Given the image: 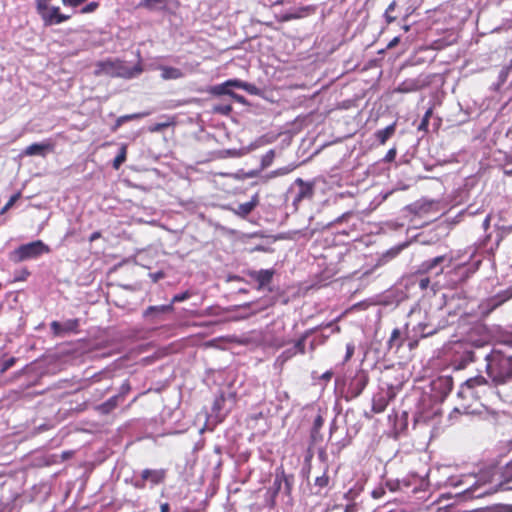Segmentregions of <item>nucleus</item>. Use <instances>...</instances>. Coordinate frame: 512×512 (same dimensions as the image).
I'll return each instance as SVG.
<instances>
[{
    "mask_svg": "<svg viewBox=\"0 0 512 512\" xmlns=\"http://www.w3.org/2000/svg\"><path fill=\"white\" fill-rule=\"evenodd\" d=\"M286 480V475L284 473V471H282L281 475H276L275 479H274V482H273V486H272V489H273V496L275 497L279 491L281 490V487H282V482Z\"/></svg>",
    "mask_w": 512,
    "mask_h": 512,
    "instance_id": "obj_34",
    "label": "nucleus"
},
{
    "mask_svg": "<svg viewBox=\"0 0 512 512\" xmlns=\"http://www.w3.org/2000/svg\"><path fill=\"white\" fill-rule=\"evenodd\" d=\"M429 284H430V279L428 277H424V278L420 279V281H419V287L422 290L427 289Z\"/></svg>",
    "mask_w": 512,
    "mask_h": 512,
    "instance_id": "obj_52",
    "label": "nucleus"
},
{
    "mask_svg": "<svg viewBox=\"0 0 512 512\" xmlns=\"http://www.w3.org/2000/svg\"><path fill=\"white\" fill-rule=\"evenodd\" d=\"M396 7H397V2L394 0L386 8L385 13H384V18H385V21L387 22V24H391L396 20L397 17L392 15V12L395 10Z\"/></svg>",
    "mask_w": 512,
    "mask_h": 512,
    "instance_id": "obj_32",
    "label": "nucleus"
},
{
    "mask_svg": "<svg viewBox=\"0 0 512 512\" xmlns=\"http://www.w3.org/2000/svg\"><path fill=\"white\" fill-rule=\"evenodd\" d=\"M486 370L489 378L496 385L512 380V355L493 349L486 356Z\"/></svg>",
    "mask_w": 512,
    "mask_h": 512,
    "instance_id": "obj_2",
    "label": "nucleus"
},
{
    "mask_svg": "<svg viewBox=\"0 0 512 512\" xmlns=\"http://www.w3.org/2000/svg\"><path fill=\"white\" fill-rule=\"evenodd\" d=\"M510 70H509V67H503V69L500 71V74H499V78L502 82H505L507 77H508V74H509Z\"/></svg>",
    "mask_w": 512,
    "mask_h": 512,
    "instance_id": "obj_51",
    "label": "nucleus"
},
{
    "mask_svg": "<svg viewBox=\"0 0 512 512\" xmlns=\"http://www.w3.org/2000/svg\"><path fill=\"white\" fill-rule=\"evenodd\" d=\"M388 405V400L386 397L382 394H378L374 396L372 401V411L374 413H382L385 411L386 407Z\"/></svg>",
    "mask_w": 512,
    "mask_h": 512,
    "instance_id": "obj_25",
    "label": "nucleus"
},
{
    "mask_svg": "<svg viewBox=\"0 0 512 512\" xmlns=\"http://www.w3.org/2000/svg\"><path fill=\"white\" fill-rule=\"evenodd\" d=\"M323 424H324V419L322 418L321 415H318L315 418L314 423H313L312 438H315V434H317L319 432V430L322 428Z\"/></svg>",
    "mask_w": 512,
    "mask_h": 512,
    "instance_id": "obj_39",
    "label": "nucleus"
},
{
    "mask_svg": "<svg viewBox=\"0 0 512 512\" xmlns=\"http://www.w3.org/2000/svg\"><path fill=\"white\" fill-rule=\"evenodd\" d=\"M141 476L144 480L150 482L152 486L163 483L166 479L165 469H144L141 472Z\"/></svg>",
    "mask_w": 512,
    "mask_h": 512,
    "instance_id": "obj_15",
    "label": "nucleus"
},
{
    "mask_svg": "<svg viewBox=\"0 0 512 512\" xmlns=\"http://www.w3.org/2000/svg\"><path fill=\"white\" fill-rule=\"evenodd\" d=\"M142 67L136 65L134 67H128L124 61L120 59H107L104 61H98L95 64L94 75L96 77L109 76L112 78H133L142 73Z\"/></svg>",
    "mask_w": 512,
    "mask_h": 512,
    "instance_id": "obj_3",
    "label": "nucleus"
},
{
    "mask_svg": "<svg viewBox=\"0 0 512 512\" xmlns=\"http://www.w3.org/2000/svg\"><path fill=\"white\" fill-rule=\"evenodd\" d=\"M175 125V121L173 118H168V120L166 122H162V123H155L153 125H151L148 130L151 132V133H156V132H161L163 131L164 129L170 127V126H173Z\"/></svg>",
    "mask_w": 512,
    "mask_h": 512,
    "instance_id": "obj_29",
    "label": "nucleus"
},
{
    "mask_svg": "<svg viewBox=\"0 0 512 512\" xmlns=\"http://www.w3.org/2000/svg\"><path fill=\"white\" fill-rule=\"evenodd\" d=\"M86 0H62L64 5H68L71 7H78L80 4L84 3Z\"/></svg>",
    "mask_w": 512,
    "mask_h": 512,
    "instance_id": "obj_49",
    "label": "nucleus"
},
{
    "mask_svg": "<svg viewBox=\"0 0 512 512\" xmlns=\"http://www.w3.org/2000/svg\"><path fill=\"white\" fill-rule=\"evenodd\" d=\"M169 0H141L138 7L149 11H167Z\"/></svg>",
    "mask_w": 512,
    "mask_h": 512,
    "instance_id": "obj_18",
    "label": "nucleus"
},
{
    "mask_svg": "<svg viewBox=\"0 0 512 512\" xmlns=\"http://www.w3.org/2000/svg\"><path fill=\"white\" fill-rule=\"evenodd\" d=\"M174 306L172 304L149 306L143 311V318L149 325L157 326L165 320V315L172 313Z\"/></svg>",
    "mask_w": 512,
    "mask_h": 512,
    "instance_id": "obj_5",
    "label": "nucleus"
},
{
    "mask_svg": "<svg viewBox=\"0 0 512 512\" xmlns=\"http://www.w3.org/2000/svg\"><path fill=\"white\" fill-rule=\"evenodd\" d=\"M318 458L320 461H322L323 463L328 464L327 463V460H328V456H327V453L325 452V450L321 449L318 453Z\"/></svg>",
    "mask_w": 512,
    "mask_h": 512,
    "instance_id": "obj_56",
    "label": "nucleus"
},
{
    "mask_svg": "<svg viewBox=\"0 0 512 512\" xmlns=\"http://www.w3.org/2000/svg\"><path fill=\"white\" fill-rule=\"evenodd\" d=\"M49 252V246L44 244L41 240H36L27 244H23L15 249L12 253L11 259L14 262H22L28 259L37 258L42 254Z\"/></svg>",
    "mask_w": 512,
    "mask_h": 512,
    "instance_id": "obj_4",
    "label": "nucleus"
},
{
    "mask_svg": "<svg viewBox=\"0 0 512 512\" xmlns=\"http://www.w3.org/2000/svg\"><path fill=\"white\" fill-rule=\"evenodd\" d=\"M147 480H144L142 477L140 479H136L132 482V485L136 489H144L146 487Z\"/></svg>",
    "mask_w": 512,
    "mask_h": 512,
    "instance_id": "obj_48",
    "label": "nucleus"
},
{
    "mask_svg": "<svg viewBox=\"0 0 512 512\" xmlns=\"http://www.w3.org/2000/svg\"><path fill=\"white\" fill-rule=\"evenodd\" d=\"M496 491L497 489H494L493 487L490 486L487 487L486 484H476L467 492L469 493V496L471 498H480L486 495L493 494Z\"/></svg>",
    "mask_w": 512,
    "mask_h": 512,
    "instance_id": "obj_21",
    "label": "nucleus"
},
{
    "mask_svg": "<svg viewBox=\"0 0 512 512\" xmlns=\"http://www.w3.org/2000/svg\"><path fill=\"white\" fill-rule=\"evenodd\" d=\"M446 259V256L442 255V256H437L433 259H430V260H427L425 261L423 264H422V268L425 270V271H430L432 269H434L437 265H439L440 263H442L444 260Z\"/></svg>",
    "mask_w": 512,
    "mask_h": 512,
    "instance_id": "obj_30",
    "label": "nucleus"
},
{
    "mask_svg": "<svg viewBox=\"0 0 512 512\" xmlns=\"http://www.w3.org/2000/svg\"><path fill=\"white\" fill-rule=\"evenodd\" d=\"M190 297H191V293L189 291H184L182 293L174 295L170 304L173 305L174 303L185 301V300L189 299Z\"/></svg>",
    "mask_w": 512,
    "mask_h": 512,
    "instance_id": "obj_41",
    "label": "nucleus"
},
{
    "mask_svg": "<svg viewBox=\"0 0 512 512\" xmlns=\"http://www.w3.org/2000/svg\"><path fill=\"white\" fill-rule=\"evenodd\" d=\"M315 12V8L313 6H303L298 8L294 13H286L281 15L278 18L279 22H288L295 19H300L302 17H305L307 15H310Z\"/></svg>",
    "mask_w": 512,
    "mask_h": 512,
    "instance_id": "obj_17",
    "label": "nucleus"
},
{
    "mask_svg": "<svg viewBox=\"0 0 512 512\" xmlns=\"http://www.w3.org/2000/svg\"><path fill=\"white\" fill-rule=\"evenodd\" d=\"M329 465L326 464L323 470V473L321 476H318L314 480V486L317 488V491L315 494H321L322 489L328 487L330 483V477H329Z\"/></svg>",
    "mask_w": 512,
    "mask_h": 512,
    "instance_id": "obj_23",
    "label": "nucleus"
},
{
    "mask_svg": "<svg viewBox=\"0 0 512 512\" xmlns=\"http://www.w3.org/2000/svg\"><path fill=\"white\" fill-rule=\"evenodd\" d=\"M148 115H150L149 111L139 112V113H132V114H127V115L120 116V117H118L116 119L114 125L111 127V130L113 132H116L124 123H126L128 121L144 118V117H146Z\"/></svg>",
    "mask_w": 512,
    "mask_h": 512,
    "instance_id": "obj_19",
    "label": "nucleus"
},
{
    "mask_svg": "<svg viewBox=\"0 0 512 512\" xmlns=\"http://www.w3.org/2000/svg\"><path fill=\"white\" fill-rule=\"evenodd\" d=\"M120 400L115 395L110 397L107 401L97 405L95 410L101 415H108L111 413L118 405Z\"/></svg>",
    "mask_w": 512,
    "mask_h": 512,
    "instance_id": "obj_20",
    "label": "nucleus"
},
{
    "mask_svg": "<svg viewBox=\"0 0 512 512\" xmlns=\"http://www.w3.org/2000/svg\"><path fill=\"white\" fill-rule=\"evenodd\" d=\"M490 220H491V215H487L486 218L484 219L483 225H482L484 230H488V228L490 227Z\"/></svg>",
    "mask_w": 512,
    "mask_h": 512,
    "instance_id": "obj_59",
    "label": "nucleus"
},
{
    "mask_svg": "<svg viewBox=\"0 0 512 512\" xmlns=\"http://www.w3.org/2000/svg\"><path fill=\"white\" fill-rule=\"evenodd\" d=\"M438 383L440 385H444L448 389V391H451V389H452V382H451L450 379H448V378H446V379H439Z\"/></svg>",
    "mask_w": 512,
    "mask_h": 512,
    "instance_id": "obj_53",
    "label": "nucleus"
},
{
    "mask_svg": "<svg viewBox=\"0 0 512 512\" xmlns=\"http://www.w3.org/2000/svg\"><path fill=\"white\" fill-rule=\"evenodd\" d=\"M420 88H421V86L416 81H410V82L405 81L399 87V91H401V92H411V91H416V90H418Z\"/></svg>",
    "mask_w": 512,
    "mask_h": 512,
    "instance_id": "obj_35",
    "label": "nucleus"
},
{
    "mask_svg": "<svg viewBox=\"0 0 512 512\" xmlns=\"http://www.w3.org/2000/svg\"><path fill=\"white\" fill-rule=\"evenodd\" d=\"M161 77L164 80H176L184 76V73L179 68L171 66H160Z\"/></svg>",
    "mask_w": 512,
    "mask_h": 512,
    "instance_id": "obj_22",
    "label": "nucleus"
},
{
    "mask_svg": "<svg viewBox=\"0 0 512 512\" xmlns=\"http://www.w3.org/2000/svg\"><path fill=\"white\" fill-rule=\"evenodd\" d=\"M170 505L168 503H162L160 506V512H169Z\"/></svg>",
    "mask_w": 512,
    "mask_h": 512,
    "instance_id": "obj_60",
    "label": "nucleus"
},
{
    "mask_svg": "<svg viewBox=\"0 0 512 512\" xmlns=\"http://www.w3.org/2000/svg\"><path fill=\"white\" fill-rule=\"evenodd\" d=\"M265 341L268 346L279 349L283 347L287 342L282 338H273L269 339L267 336L265 338Z\"/></svg>",
    "mask_w": 512,
    "mask_h": 512,
    "instance_id": "obj_38",
    "label": "nucleus"
},
{
    "mask_svg": "<svg viewBox=\"0 0 512 512\" xmlns=\"http://www.w3.org/2000/svg\"><path fill=\"white\" fill-rule=\"evenodd\" d=\"M354 351H355V346L353 343H348L346 345V355H345V358H344V362H348L353 354H354Z\"/></svg>",
    "mask_w": 512,
    "mask_h": 512,
    "instance_id": "obj_45",
    "label": "nucleus"
},
{
    "mask_svg": "<svg viewBox=\"0 0 512 512\" xmlns=\"http://www.w3.org/2000/svg\"><path fill=\"white\" fill-rule=\"evenodd\" d=\"M231 87L244 88L245 84L242 81L237 80V79L227 80L224 83H221V84L211 87L210 93L215 96H221V95L231 96V93H232V90L230 89Z\"/></svg>",
    "mask_w": 512,
    "mask_h": 512,
    "instance_id": "obj_14",
    "label": "nucleus"
},
{
    "mask_svg": "<svg viewBox=\"0 0 512 512\" xmlns=\"http://www.w3.org/2000/svg\"><path fill=\"white\" fill-rule=\"evenodd\" d=\"M127 158V145L123 144L119 150V153L113 160V168L118 170L120 166L126 161Z\"/></svg>",
    "mask_w": 512,
    "mask_h": 512,
    "instance_id": "obj_28",
    "label": "nucleus"
},
{
    "mask_svg": "<svg viewBox=\"0 0 512 512\" xmlns=\"http://www.w3.org/2000/svg\"><path fill=\"white\" fill-rule=\"evenodd\" d=\"M371 495L374 499H380L385 495V489L383 487H377L372 492Z\"/></svg>",
    "mask_w": 512,
    "mask_h": 512,
    "instance_id": "obj_47",
    "label": "nucleus"
},
{
    "mask_svg": "<svg viewBox=\"0 0 512 512\" xmlns=\"http://www.w3.org/2000/svg\"><path fill=\"white\" fill-rule=\"evenodd\" d=\"M400 42V37H394L387 45V48L388 49H391L393 47H395L396 45H398Z\"/></svg>",
    "mask_w": 512,
    "mask_h": 512,
    "instance_id": "obj_57",
    "label": "nucleus"
},
{
    "mask_svg": "<svg viewBox=\"0 0 512 512\" xmlns=\"http://www.w3.org/2000/svg\"><path fill=\"white\" fill-rule=\"evenodd\" d=\"M369 382V377L366 372L358 371L349 383V393L353 397H358L366 388Z\"/></svg>",
    "mask_w": 512,
    "mask_h": 512,
    "instance_id": "obj_11",
    "label": "nucleus"
},
{
    "mask_svg": "<svg viewBox=\"0 0 512 512\" xmlns=\"http://www.w3.org/2000/svg\"><path fill=\"white\" fill-rule=\"evenodd\" d=\"M418 330H419L420 335H421L422 338H425V337H428V336H432V335H434L437 332L436 328H431L426 323H420L418 325Z\"/></svg>",
    "mask_w": 512,
    "mask_h": 512,
    "instance_id": "obj_33",
    "label": "nucleus"
},
{
    "mask_svg": "<svg viewBox=\"0 0 512 512\" xmlns=\"http://www.w3.org/2000/svg\"><path fill=\"white\" fill-rule=\"evenodd\" d=\"M433 114V108L430 107L427 109V111L425 112L423 118H426V119H429L430 120V117L432 116Z\"/></svg>",
    "mask_w": 512,
    "mask_h": 512,
    "instance_id": "obj_61",
    "label": "nucleus"
},
{
    "mask_svg": "<svg viewBox=\"0 0 512 512\" xmlns=\"http://www.w3.org/2000/svg\"><path fill=\"white\" fill-rule=\"evenodd\" d=\"M17 362L16 357H10L6 360H3L0 362V374H4L6 371H8L11 367H13Z\"/></svg>",
    "mask_w": 512,
    "mask_h": 512,
    "instance_id": "obj_36",
    "label": "nucleus"
},
{
    "mask_svg": "<svg viewBox=\"0 0 512 512\" xmlns=\"http://www.w3.org/2000/svg\"><path fill=\"white\" fill-rule=\"evenodd\" d=\"M49 2L50 0H36V10L39 15L50 7Z\"/></svg>",
    "mask_w": 512,
    "mask_h": 512,
    "instance_id": "obj_42",
    "label": "nucleus"
},
{
    "mask_svg": "<svg viewBox=\"0 0 512 512\" xmlns=\"http://www.w3.org/2000/svg\"><path fill=\"white\" fill-rule=\"evenodd\" d=\"M396 155H397L396 148H391L386 153V155L384 157V161L385 162H393L395 160V158H396Z\"/></svg>",
    "mask_w": 512,
    "mask_h": 512,
    "instance_id": "obj_46",
    "label": "nucleus"
},
{
    "mask_svg": "<svg viewBox=\"0 0 512 512\" xmlns=\"http://www.w3.org/2000/svg\"><path fill=\"white\" fill-rule=\"evenodd\" d=\"M438 207V202L435 200H426L421 199L413 204H411L408 209L415 215L422 216L426 215L430 212L436 211Z\"/></svg>",
    "mask_w": 512,
    "mask_h": 512,
    "instance_id": "obj_12",
    "label": "nucleus"
},
{
    "mask_svg": "<svg viewBox=\"0 0 512 512\" xmlns=\"http://www.w3.org/2000/svg\"><path fill=\"white\" fill-rule=\"evenodd\" d=\"M100 237H101V232L95 231L89 236V241L94 242V241L98 240Z\"/></svg>",
    "mask_w": 512,
    "mask_h": 512,
    "instance_id": "obj_58",
    "label": "nucleus"
},
{
    "mask_svg": "<svg viewBox=\"0 0 512 512\" xmlns=\"http://www.w3.org/2000/svg\"><path fill=\"white\" fill-rule=\"evenodd\" d=\"M274 274V269H261L258 271H249L247 275L251 280L257 283V290H262L272 282Z\"/></svg>",
    "mask_w": 512,
    "mask_h": 512,
    "instance_id": "obj_10",
    "label": "nucleus"
},
{
    "mask_svg": "<svg viewBox=\"0 0 512 512\" xmlns=\"http://www.w3.org/2000/svg\"><path fill=\"white\" fill-rule=\"evenodd\" d=\"M403 345V340L401 338V331L399 328L393 329L389 340L387 341V346L389 349L396 348L397 350L401 348Z\"/></svg>",
    "mask_w": 512,
    "mask_h": 512,
    "instance_id": "obj_26",
    "label": "nucleus"
},
{
    "mask_svg": "<svg viewBox=\"0 0 512 512\" xmlns=\"http://www.w3.org/2000/svg\"><path fill=\"white\" fill-rule=\"evenodd\" d=\"M505 481L501 482L499 487L501 490H512V461L507 464L504 471Z\"/></svg>",
    "mask_w": 512,
    "mask_h": 512,
    "instance_id": "obj_27",
    "label": "nucleus"
},
{
    "mask_svg": "<svg viewBox=\"0 0 512 512\" xmlns=\"http://www.w3.org/2000/svg\"><path fill=\"white\" fill-rule=\"evenodd\" d=\"M491 389V385L484 376L469 378L460 386L457 395L463 402L455 410L464 413L474 412L473 403L481 401Z\"/></svg>",
    "mask_w": 512,
    "mask_h": 512,
    "instance_id": "obj_1",
    "label": "nucleus"
},
{
    "mask_svg": "<svg viewBox=\"0 0 512 512\" xmlns=\"http://www.w3.org/2000/svg\"><path fill=\"white\" fill-rule=\"evenodd\" d=\"M284 1L285 0H277V1L274 2V5L275 6H280V5H282L284 3Z\"/></svg>",
    "mask_w": 512,
    "mask_h": 512,
    "instance_id": "obj_64",
    "label": "nucleus"
},
{
    "mask_svg": "<svg viewBox=\"0 0 512 512\" xmlns=\"http://www.w3.org/2000/svg\"><path fill=\"white\" fill-rule=\"evenodd\" d=\"M98 7H99V3L98 2H95V1L90 2V3H88L86 6H84L81 9V13L82 14H87V13L94 12Z\"/></svg>",
    "mask_w": 512,
    "mask_h": 512,
    "instance_id": "obj_44",
    "label": "nucleus"
},
{
    "mask_svg": "<svg viewBox=\"0 0 512 512\" xmlns=\"http://www.w3.org/2000/svg\"><path fill=\"white\" fill-rule=\"evenodd\" d=\"M45 26L60 24L70 19V15H65L60 12V8L50 6L46 11L39 15Z\"/></svg>",
    "mask_w": 512,
    "mask_h": 512,
    "instance_id": "obj_9",
    "label": "nucleus"
},
{
    "mask_svg": "<svg viewBox=\"0 0 512 512\" xmlns=\"http://www.w3.org/2000/svg\"><path fill=\"white\" fill-rule=\"evenodd\" d=\"M233 108L230 103H219L213 106V112L224 116H228Z\"/></svg>",
    "mask_w": 512,
    "mask_h": 512,
    "instance_id": "obj_31",
    "label": "nucleus"
},
{
    "mask_svg": "<svg viewBox=\"0 0 512 512\" xmlns=\"http://www.w3.org/2000/svg\"><path fill=\"white\" fill-rule=\"evenodd\" d=\"M79 319H69L64 323H60L58 321H52L50 324V329L54 336L62 337L69 333H78L79 332Z\"/></svg>",
    "mask_w": 512,
    "mask_h": 512,
    "instance_id": "obj_8",
    "label": "nucleus"
},
{
    "mask_svg": "<svg viewBox=\"0 0 512 512\" xmlns=\"http://www.w3.org/2000/svg\"><path fill=\"white\" fill-rule=\"evenodd\" d=\"M19 197H20L19 193L11 196V198L8 200V202L2 208L1 214H4L6 211H8L14 205V203L18 200Z\"/></svg>",
    "mask_w": 512,
    "mask_h": 512,
    "instance_id": "obj_43",
    "label": "nucleus"
},
{
    "mask_svg": "<svg viewBox=\"0 0 512 512\" xmlns=\"http://www.w3.org/2000/svg\"><path fill=\"white\" fill-rule=\"evenodd\" d=\"M295 351L291 354L294 355L296 353L304 354L305 353V336L299 338L295 343Z\"/></svg>",
    "mask_w": 512,
    "mask_h": 512,
    "instance_id": "obj_40",
    "label": "nucleus"
},
{
    "mask_svg": "<svg viewBox=\"0 0 512 512\" xmlns=\"http://www.w3.org/2000/svg\"><path fill=\"white\" fill-rule=\"evenodd\" d=\"M55 149L54 143L44 141L41 143H33L25 148L23 151L24 156H45L47 152H53Z\"/></svg>",
    "mask_w": 512,
    "mask_h": 512,
    "instance_id": "obj_13",
    "label": "nucleus"
},
{
    "mask_svg": "<svg viewBox=\"0 0 512 512\" xmlns=\"http://www.w3.org/2000/svg\"><path fill=\"white\" fill-rule=\"evenodd\" d=\"M512 298V290L502 291L494 296L484 299L480 305L479 310L483 316H488L496 308Z\"/></svg>",
    "mask_w": 512,
    "mask_h": 512,
    "instance_id": "obj_6",
    "label": "nucleus"
},
{
    "mask_svg": "<svg viewBox=\"0 0 512 512\" xmlns=\"http://www.w3.org/2000/svg\"><path fill=\"white\" fill-rule=\"evenodd\" d=\"M400 249L401 248L391 249L390 251H388V255H390L391 257H395L399 253Z\"/></svg>",
    "mask_w": 512,
    "mask_h": 512,
    "instance_id": "obj_62",
    "label": "nucleus"
},
{
    "mask_svg": "<svg viewBox=\"0 0 512 512\" xmlns=\"http://www.w3.org/2000/svg\"><path fill=\"white\" fill-rule=\"evenodd\" d=\"M130 391H131V385H130L129 381L126 380L122 383L119 393L115 396L118 397V399L120 401H123L125 399V397L130 393Z\"/></svg>",
    "mask_w": 512,
    "mask_h": 512,
    "instance_id": "obj_37",
    "label": "nucleus"
},
{
    "mask_svg": "<svg viewBox=\"0 0 512 512\" xmlns=\"http://www.w3.org/2000/svg\"><path fill=\"white\" fill-rule=\"evenodd\" d=\"M333 377V371L332 370H329V371H326L325 373H323L321 376H320V379L324 380L325 382H329Z\"/></svg>",
    "mask_w": 512,
    "mask_h": 512,
    "instance_id": "obj_55",
    "label": "nucleus"
},
{
    "mask_svg": "<svg viewBox=\"0 0 512 512\" xmlns=\"http://www.w3.org/2000/svg\"><path fill=\"white\" fill-rule=\"evenodd\" d=\"M230 97H231L232 99H234V100H235L236 102H238V103H245V101H246L244 96L239 95V94H237V93H235V92H233V91H232V93H231V96H230Z\"/></svg>",
    "mask_w": 512,
    "mask_h": 512,
    "instance_id": "obj_54",
    "label": "nucleus"
},
{
    "mask_svg": "<svg viewBox=\"0 0 512 512\" xmlns=\"http://www.w3.org/2000/svg\"><path fill=\"white\" fill-rule=\"evenodd\" d=\"M396 131V123H392L388 125L386 128L378 130L375 132V138L379 142V144L384 145L387 140L394 135Z\"/></svg>",
    "mask_w": 512,
    "mask_h": 512,
    "instance_id": "obj_24",
    "label": "nucleus"
},
{
    "mask_svg": "<svg viewBox=\"0 0 512 512\" xmlns=\"http://www.w3.org/2000/svg\"><path fill=\"white\" fill-rule=\"evenodd\" d=\"M294 185L298 186V192L292 204L297 209L302 201L313 199L315 194V181H304L302 178H297L294 181Z\"/></svg>",
    "mask_w": 512,
    "mask_h": 512,
    "instance_id": "obj_7",
    "label": "nucleus"
},
{
    "mask_svg": "<svg viewBox=\"0 0 512 512\" xmlns=\"http://www.w3.org/2000/svg\"><path fill=\"white\" fill-rule=\"evenodd\" d=\"M428 125H429V119H426V118H422L419 126H418V130L419 131H424V132H427L428 131Z\"/></svg>",
    "mask_w": 512,
    "mask_h": 512,
    "instance_id": "obj_50",
    "label": "nucleus"
},
{
    "mask_svg": "<svg viewBox=\"0 0 512 512\" xmlns=\"http://www.w3.org/2000/svg\"><path fill=\"white\" fill-rule=\"evenodd\" d=\"M356 510L355 504L347 505L345 508V512H354Z\"/></svg>",
    "mask_w": 512,
    "mask_h": 512,
    "instance_id": "obj_63",
    "label": "nucleus"
},
{
    "mask_svg": "<svg viewBox=\"0 0 512 512\" xmlns=\"http://www.w3.org/2000/svg\"><path fill=\"white\" fill-rule=\"evenodd\" d=\"M259 204V196L255 194L251 200L240 204L237 208H230V210L241 218H246Z\"/></svg>",
    "mask_w": 512,
    "mask_h": 512,
    "instance_id": "obj_16",
    "label": "nucleus"
}]
</instances>
